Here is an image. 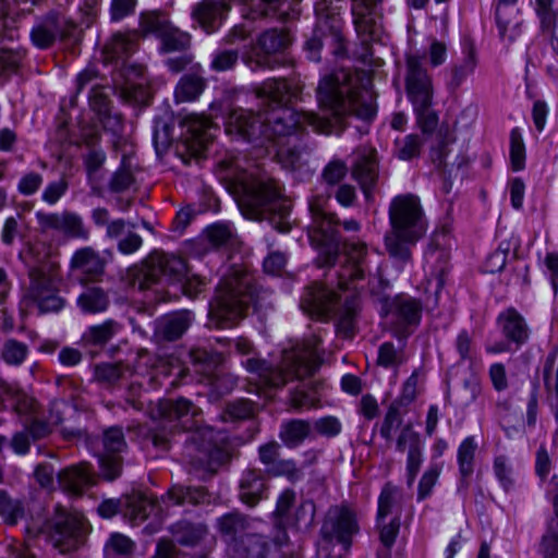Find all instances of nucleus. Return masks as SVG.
Masks as SVG:
<instances>
[{"label": "nucleus", "instance_id": "obj_1", "mask_svg": "<svg viewBox=\"0 0 558 558\" xmlns=\"http://www.w3.org/2000/svg\"><path fill=\"white\" fill-rule=\"evenodd\" d=\"M372 82L363 74L340 71L324 76L317 86V100L325 111L323 117L283 106L301 93L300 82L281 75V168L296 173L299 179L307 175L308 150L304 142L307 130L320 134L340 135L348 125L347 119L357 118L369 123L377 113Z\"/></svg>", "mask_w": 558, "mask_h": 558}, {"label": "nucleus", "instance_id": "obj_2", "mask_svg": "<svg viewBox=\"0 0 558 558\" xmlns=\"http://www.w3.org/2000/svg\"><path fill=\"white\" fill-rule=\"evenodd\" d=\"M150 412L151 417L160 420L162 424L161 433H153L149 436L156 448L168 449L169 434L174 430H191L185 439L184 456L192 465L213 473L226 461L227 434L211 426H198L202 410L189 399L159 400Z\"/></svg>", "mask_w": 558, "mask_h": 558}, {"label": "nucleus", "instance_id": "obj_3", "mask_svg": "<svg viewBox=\"0 0 558 558\" xmlns=\"http://www.w3.org/2000/svg\"><path fill=\"white\" fill-rule=\"evenodd\" d=\"M405 89L422 134H409L395 141V156L400 160H412L421 155L423 146L433 138L438 117L433 109V81L424 66L423 57H407Z\"/></svg>", "mask_w": 558, "mask_h": 558}, {"label": "nucleus", "instance_id": "obj_4", "mask_svg": "<svg viewBox=\"0 0 558 558\" xmlns=\"http://www.w3.org/2000/svg\"><path fill=\"white\" fill-rule=\"evenodd\" d=\"M390 231L385 236L389 254L402 262L411 256V247L423 238L428 222L421 199L412 193L395 196L388 209Z\"/></svg>", "mask_w": 558, "mask_h": 558}, {"label": "nucleus", "instance_id": "obj_5", "mask_svg": "<svg viewBox=\"0 0 558 558\" xmlns=\"http://www.w3.org/2000/svg\"><path fill=\"white\" fill-rule=\"evenodd\" d=\"M259 112L253 113L243 108L232 109L228 116L226 131L244 141L257 138L276 141V126L279 124V82L276 78L265 81L257 89Z\"/></svg>", "mask_w": 558, "mask_h": 558}, {"label": "nucleus", "instance_id": "obj_6", "mask_svg": "<svg viewBox=\"0 0 558 558\" xmlns=\"http://www.w3.org/2000/svg\"><path fill=\"white\" fill-rule=\"evenodd\" d=\"M244 267L232 265L220 280L217 295L209 304V322L218 328L235 326L253 302L255 288Z\"/></svg>", "mask_w": 558, "mask_h": 558}, {"label": "nucleus", "instance_id": "obj_7", "mask_svg": "<svg viewBox=\"0 0 558 558\" xmlns=\"http://www.w3.org/2000/svg\"><path fill=\"white\" fill-rule=\"evenodd\" d=\"M239 202L251 218L268 221L279 230V194L276 181L253 172H242L234 178Z\"/></svg>", "mask_w": 558, "mask_h": 558}, {"label": "nucleus", "instance_id": "obj_8", "mask_svg": "<svg viewBox=\"0 0 558 558\" xmlns=\"http://www.w3.org/2000/svg\"><path fill=\"white\" fill-rule=\"evenodd\" d=\"M300 307L304 313L322 320H326L332 315L337 316L338 331L347 338L353 336L355 319L354 301L347 300L342 304L339 295L333 290L314 283L302 295Z\"/></svg>", "mask_w": 558, "mask_h": 558}, {"label": "nucleus", "instance_id": "obj_9", "mask_svg": "<svg viewBox=\"0 0 558 558\" xmlns=\"http://www.w3.org/2000/svg\"><path fill=\"white\" fill-rule=\"evenodd\" d=\"M180 282L184 293L194 298L205 286L203 279L196 276H189L187 266L184 259L174 255L160 254L150 258L144 270L141 289H149L154 284H170Z\"/></svg>", "mask_w": 558, "mask_h": 558}, {"label": "nucleus", "instance_id": "obj_10", "mask_svg": "<svg viewBox=\"0 0 558 558\" xmlns=\"http://www.w3.org/2000/svg\"><path fill=\"white\" fill-rule=\"evenodd\" d=\"M136 48L137 43L134 36L120 33L114 34L105 46L107 60L117 63V70L113 72V83L129 98H136V89L143 85L137 80L142 78L144 68L128 62L129 57L135 52Z\"/></svg>", "mask_w": 558, "mask_h": 558}, {"label": "nucleus", "instance_id": "obj_11", "mask_svg": "<svg viewBox=\"0 0 558 558\" xmlns=\"http://www.w3.org/2000/svg\"><path fill=\"white\" fill-rule=\"evenodd\" d=\"M44 533L54 549L68 554L85 542L88 524L82 514L58 506L53 517L46 523Z\"/></svg>", "mask_w": 558, "mask_h": 558}, {"label": "nucleus", "instance_id": "obj_12", "mask_svg": "<svg viewBox=\"0 0 558 558\" xmlns=\"http://www.w3.org/2000/svg\"><path fill=\"white\" fill-rule=\"evenodd\" d=\"M320 339L316 336L305 341L291 342L281 351V387L284 375L296 379L312 376L322 364L318 345Z\"/></svg>", "mask_w": 558, "mask_h": 558}, {"label": "nucleus", "instance_id": "obj_13", "mask_svg": "<svg viewBox=\"0 0 558 558\" xmlns=\"http://www.w3.org/2000/svg\"><path fill=\"white\" fill-rule=\"evenodd\" d=\"M342 226L348 232H357L360 223L355 219L341 221L335 214H323L315 233L311 239L320 250V267L333 265L342 248L338 227Z\"/></svg>", "mask_w": 558, "mask_h": 558}, {"label": "nucleus", "instance_id": "obj_14", "mask_svg": "<svg viewBox=\"0 0 558 558\" xmlns=\"http://www.w3.org/2000/svg\"><path fill=\"white\" fill-rule=\"evenodd\" d=\"M59 279L52 271L43 268L29 270V286L26 301L34 304L40 313H58L65 306V300L59 294Z\"/></svg>", "mask_w": 558, "mask_h": 558}, {"label": "nucleus", "instance_id": "obj_15", "mask_svg": "<svg viewBox=\"0 0 558 558\" xmlns=\"http://www.w3.org/2000/svg\"><path fill=\"white\" fill-rule=\"evenodd\" d=\"M359 531L360 525L355 511L348 506H333L325 515L320 536L323 542L329 545H341L348 550Z\"/></svg>", "mask_w": 558, "mask_h": 558}, {"label": "nucleus", "instance_id": "obj_16", "mask_svg": "<svg viewBox=\"0 0 558 558\" xmlns=\"http://www.w3.org/2000/svg\"><path fill=\"white\" fill-rule=\"evenodd\" d=\"M216 526L226 543V553L230 558L258 557L260 545L256 543L251 550L243 547V534L251 531L250 519L240 512H229L219 517Z\"/></svg>", "mask_w": 558, "mask_h": 558}, {"label": "nucleus", "instance_id": "obj_17", "mask_svg": "<svg viewBox=\"0 0 558 558\" xmlns=\"http://www.w3.org/2000/svg\"><path fill=\"white\" fill-rule=\"evenodd\" d=\"M341 0H317L315 3V14L317 19L316 27L313 36L306 41V49L310 53V59L319 61V50L323 47V38L331 35L337 38L339 36L340 20H339V3Z\"/></svg>", "mask_w": 558, "mask_h": 558}, {"label": "nucleus", "instance_id": "obj_18", "mask_svg": "<svg viewBox=\"0 0 558 558\" xmlns=\"http://www.w3.org/2000/svg\"><path fill=\"white\" fill-rule=\"evenodd\" d=\"M387 314L399 337L407 338L420 325L422 303L409 295H397L386 303Z\"/></svg>", "mask_w": 558, "mask_h": 558}, {"label": "nucleus", "instance_id": "obj_19", "mask_svg": "<svg viewBox=\"0 0 558 558\" xmlns=\"http://www.w3.org/2000/svg\"><path fill=\"white\" fill-rule=\"evenodd\" d=\"M242 61L252 71L276 68L279 64V32L270 28L262 33L251 50L243 53Z\"/></svg>", "mask_w": 558, "mask_h": 558}, {"label": "nucleus", "instance_id": "obj_20", "mask_svg": "<svg viewBox=\"0 0 558 558\" xmlns=\"http://www.w3.org/2000/svg\"><path fill=\"white\" fill-rule=\"evenodd\" d=\"M105 452L99 454V475L112 482L122 473V458L120 452L126 447L123 432L120 427H110L104 433Z\"/></svg>", "mask_w": 558, "mask_h": 558}, {"label": "nucleus", "instance_id": "obj_21", "mask_svg": "<svg viewBox=\"0 0 558 558\" xmlns=\"http://www.w3.org/2000/svg\"><path fill=\"white\" fill-rule=\"evenodd\" d=\"M40 232L56 231L68 238L86 240L89 235L80 215L64 210L62 213H46L38 210L35 214Z\"/></svg>", "mask_w": 558, "mask_h": 558}, {"label": "nucleus", "instance_id": "obj_22", "mask_svg": "<svg viewBox=\"0 0 558 558\" xmlns=\"http://www.w3.org/2000/svg\"><path fill=\"white\" fill-rule=\"evenodd\" d=\"M229 10L227 0H202L194 5L192 17L207 34H213L220 28Z\"/></svg>", "mask_w": 558, "mask_h": 558}, {"label": "nucleus", "instance_id": "obj_23", "mask_svg": "<svg viewBox=\"0 0 558 558\" xmlns=\"http://www.w3.org/2000/svg\"><path fill=\"white\" fill-rule=\"evenodd\" d=\"M518 0H497L495 19L499 36L513 43L522 33V17L517 8Z\"/></svg>", "mask_w": 558, "mask_h": 558}, {"label": "nucleus", "instance_id": "obj_24", "mask_svg": "<svg viewBox=\"0 0 558 558\" xmlns=\"http://www.w3.org/2000/svg\"><path fill=\"white\" fill-rule=\"evenodd\" d=\"M352 174L360 183L365 195H368L378 179V162L375 149L363 147L355 151Z\"/></svg>", "mask_w": 558, "mask_h": 558}, {"label": "nucleus", "instance_id": "obj_25", "mask_svg": "<svg viewBox=\"0 0 558 558\" xmlns=\"http://www.w3.org/2000/svg\"><path fill=\"white\" fill-rule=\"evenodd\" d=\"M242 365L259 380V393L267 399L276 397L278 391L279 371L278 365L255 356H248L242 361Z\"/></svg>", "mask_w": 558, "mask_h": 558}, {"label": "nucleus", "instance_id": "obj_26", "mask_svg": "<svg viewBox=\"0 0 558 558\" xmlns=\"http://www.w3.org/2000/svg\"><path fill=\"white\" fill-rule=\"evenodd\" d=\"M268 475L257 469H247L239 483V497L250 507L256 506L268 495Z\"/></svg>", "mask_w": 558, "mask_h": 558}, {"label": "nucleus", "instance_id": "obj_27", "mask_svg": "<svg viewBox=\"0 0 558 558\" xmlns=\"http://www.w3.org/2000/svg\"><path fill=\"white\" fill-rule=\"evenodd\" d=\"M63 26L64 21L59 14L54 12L47 14L32 28V43L39 49L51 47L57 38L65 36Z\"/></svg>", "mask_w": 558, "mask_h": 558}, {"label": "nucleus", "instance_id": "obj_28", "mask_svg": "<svg viewBox=\"0 0 558 558\" xmlns=\"http://www.w3.org/2000/svg\"><path fill=\"white\" fill-rule=\"evenodd\" d=\"M194 320V315L190 311H179L160 317L155 323L156 337L174 341L181 338Z\"/></svg>", "mask_w": 558, "mask_h": 558}, {"label": "nucleus", "instance_id": "obj_29", "mask_svg": "<svg viewBox=\"0 0 558 558\" xmlns=\"http://www.w3.org/2000/svg\"><path fill=\"white\" fill-rule=\"evenodd\" d=\"M498 324L506 340L514 344V349L522 347L529 339L530 330L525 319L513 308L501 313Z\"/></svg>", "mask_w": 558, "mask_h": 558}, {"label": "nucleus", "instance_id": "obj_30", "mask_svg": "<svg viewBox=\"0 0 558 558\" xmlns=\"http://www.w3.org/2000/svg\"><path fill=\"white\" fill-rule=\"evenodd\" d=\"M448 241V233L442 230L433 234L430 245L425 252V260L430 265L432 272L441 278L448 270L449 252L445 247Z\"/></svg>", "mask_w": 558, "mask_h": 558}, {"label": "nucleus", "instance_id": "obj_31", "mask_svg": "<svg viewBox=\"0 0 558 558\" xmlns=\"http://www.w3.org/2000/svg\"><path fill=\"white\" fill-rule=\"evenodd\" d=\"M475 51L471 46L463 48L462 57L456 60L448 70L446 85L456 90L471 76L476 68Z\"/></svg>", "mask_w": 558, "mask_h": 558}, {"label": "nucleus", "instance_id": "obj_32", "mask_svg": "<svg viewBox=\"0 0 558 558\" xmlns=\"http://www.w3.org/2000/svg\"><path fill=\"white\" fill-rule=\"evenodd\" d=\"M57 482L62 490L72 495H81L93 483L89 470L84 465L60 471L57 474Z\"/></svg>", "mask_w": 558, "mask_h": 558}, {"label": "nucleus", "instance_id": "obj_33", "mask_svg": "<svg viewBox=\"0 0 558 558\" xmlns=\"http://www.w3.org/2000/svg\"><path fill=\"white\" fill-rule=\"evenodd\" d=\"M71 267L75 271L85 275L88 279H94L104 272L105 260L94 248L83 247L73 254Z\"/></svg>", "mask_w": 558, "mask_h": 558}, {"label": "nucleus", "instance_id": "obj_34", "mask_svg": "<svg viewBox=\"0 0 558 558\" xmlns=\"http://www.w3.org/2000/svg\"><path fill=\"white\" fill-rule=\"evenodd\" d=\"M76 305L83 314H99L110 305L108 292L99 286H86L76 299Z\"/></svg>", "mask_w": 558, "mask_h": 558}, {"label": "nucleus", "instance_id": "obj_35", "mask_svg": "<svg viewBox=\"0 0 558 558\" xmlns=\"http://www.w3.org/2000/svg\"><path fill=\"white\" fill-rule=\"evenodd\" d=\"M181 125L186 129V134L182 132L181 136L186 135V141H192L193 145L197 146V150L206 148L210 138L208 131L211 128V121L207 117L191 113L183 118Z\"/></svg>", "mask_w": 558, "mask_h": 558}, {"label": "nucleus", "instance_id": "obj_36", "mask_svg": "<svg viewBox=\"0 0 558 558\" xmlns=\"http://www.w3.org/2000/svg\"><path fill=\"white\" fill-rule=\"evenodd\" d=\"M170 532L177 543L194 547L207 535V526L201 522L181 520L170 526Z\"/></svg>", "mask_w": 558, "mask_h": 558}, {"label": "nucleus", "instance_id": "obj_37", "mask_svg": "<svg viewBox=\"0 0 558 558\" xmlns=\"http://www.w3.org/2000/svg\"><path fill=\"white\" fill-rule=\"evenodd\" d=\"M364 254L365 247L360 245L354 247L353 253L345 257L348 265L339 272V286L341 289H349V281L361 280L365 277Z\"/></svg>", "mask_w": 558, "mask_h": 558}, {"label": "nucleus", "instance_id": "obj_38", "mask_svg": "<svg viewBox=\"0 0 558 558\" xmlns=\"http://www.w3.org/2000/svg\"><path fill=\"white\" fill-rule=\"evenodd\" d=\"M206 236L213 246L223 247L227 251H234L241 244L235 230L227 222H217L207 227Z\"/></svg>", "mask_w": 558, "mask_h": 558}, {"label": "nucleus", "instance_id": "obj_39", "mask_svg": "<svg viewBox=\"0 0 558 558\" xmlns=\"http://www.w3.org/2000/svg\"><path fill=\"white\" fill-rule=\"evenodd\" d=\"M209 500L207 492L203 487L173 486L169 489L167 497H162V502L171 505H199Z\"/></svg>", "mask_w": 558, "mask_h": 558}, {"label": "nucleus", "instance_id": "obj_40", "mask_svg": "<svg viewBox=\"0 0 558 558\" xmlns=\"http://www.w3.org/2000/svg\"><path fill=\"white\" fill-rule=\"evenodd\" d=\"M26 517L25 501L13 498L7 490L0 489V518L10 526L16 525Z\"/></svg>", "mask_w": 558, "mask_h": 558}, {"label": "nucleus", "instance_id": "obj_41", "mask_svg": "<svg viewBox=\"0 0 558 558\" xmlns=\"http://www.w3.org/2000/svg\"><path fill=\"white\" fill-rule=\"evenodd\" d=\"M300 13V0H281V50H283L293 40L290 27H286L283 24L295 21L296 19H299ZM288 61L290 62L288 54L281 51V69Z\"/></svg>", "mask_w": 558, "mask_h": 558}, {"label": "nucleus", "instance_id": "obj_42", "mask_svg": "<svg viewBox=\"0 0 558 558\" xmlns=\"http://www.w3.org/2000/svg\"><path fill=\"white\" fill-rule=\"evenodd\" d=\"M311 425L308 421L301 418L289 420L281 430V441L291 449L298 448L308 437Z\"/></svg>", "mask_w": 558, "mask_h": 558}, {"label": "nucleus", "instance_id": "obj_43", "mask_svg": "<svg viewBox=\"0 0 558 558\" xmlns=\"http://www.w3.org/2000/svg\"><path fill=\"white\" fill-rule=\"evenodd\" d=\"M531 3L539 23L541 33L558 26V7L555 0H533Z\"/></svg>", "mask_w": 558, "mask_h": 558}, {"label": "nucleus", "instance_id": "obj_44", "mask_svg": "<svg viewBox=\"0 0 558 558\" xmlns=\"http://www.w3.org/2000/svg\"><path fill=\"white\" fill-rule=\"evenodd\" d=\"M376 525L379 530L380 542L385 547L377 551V558H390V548L400 530V513L393 515L389 521L383 520L378 522L376 520Z\"/></svg>", "mask_w": 558, "mask_h": 558}, {"label": "nucleus", "instance_id": "obj_45", "mask_svg": "<svg viewBox=\"0 0 558 558\" xmlns=\"http://www.w3.org/2000/svg\"><path fill=\"white\" fill-rule=\"evenodd\" d=\"M170 25L167 15L160 12H144L140 17V31L144 36L154 35L161 39Z\"/></svg>", "mask_w": 558, "mask_h": 558}, {"label": "nucleus", "instance_id": "obj_46", "mask_svg": "<svg viewBox=\"0 0 558 558\" xmlns=\"http://www.w3.org/2000/svg\"><path fill=\"white\" fill-rule=\"evenodd\" d=\"M402 494L400 489L391 484H386L378 497L377 521L387 520L389 515L397 514L396 508L400 502Z\"/></svg>", "mask_w": 558, "mask_h": 558}, {"label": "nucleus", "instance_id": "obj_47", "mask_svg": "<svg viewBox=\"0 0 558 558\" xmlns=\"http://www.w3.org/2000/svg\"><path fill=\"white\" fill-rule=\"evenodd\" d=\"M205 81L194 74H186L179 81L174 96L178 101L195 100L204 90Z\"/></svg>", "mask_w": 558, "mask_h": 558}, {"label": "nucleus", "instance_id": "obj_48", "mask_svg": "<svg viewBox=\"0 0 558 558\" xmlns=\"http://www.w3.org/2000/svg\"><path fill=\"white\" fill-rule=\"evenodd\" d=\"M160 41L163 52H185L191 46V36L171 24Z\"/></svg>", "mask_w": 558, "mask_h": 558}, {"label": "nucleus", "instance_id": "obj_49", "mask_svg": "<svg viewBox=\"0 0 558 558\" xmlns=\"http://www.w3.org/2000/svg\"><path fill=\"white\" fill-rule=\"evenodd\" d=\"M29 354V348L26 343L14 338L7 339L1 348V359L10 366H20Z\"/></svg>", "mask_w": 558, "mask_h": 558}, {"label": "nucleus", "instance_id": "obj_50", "mask_svg": "<svg viewBox=\"0 0 558 558\" xmlns=\"http://www.w3.org/2000/svg\"><path fill=\"white\" fill-rule=\"evenodd\" d=\"M9 402V407L24 421H28L37 414V401L17 387Z\"/></svg>", "mask_w": 558, "mask_h": 558}, {"label": "nucleus", "instance_id": "obj_51", "mask_svg": "<svg viewBox=\"0 0 558 558\" xmlns=\"http://www.w3.org/2000/svg\"><path fill=\"white\" fill-rule=\"evenodd\" d=\"M477 444L473 436H469L462 440L458 448L459 471L463 478H468L474 471V456Z\"/></svg>", "mask_w": 558, "mask_h": 558}, {"label": "nucleus", "instance_id": "obj_52", "mask_svg": "<svg viewBox=\"0 0 558 558\" xmlns=\"http://www.w3.org/2000/svg\"><path fill=\"white\" fill-rule=\"evenodd\" d=\"M134 542L128 536L114 533L105 546V558H132Z\"/></svg>", "mask_w": 558, "mask_h": 558}, {"label": "nucleus", "instance_id": "obj_53", "mask_svg": "<svg viewBox=\"0 0 558 558\" xmlns=\"http://www.w3.org/2000/svg\"><path fill=\"white\" fill-rule=\"evenodd\" d=\"M120 330V325L112 320H106L100 325L89 327L84 333V339L96 345H102L110 341Z\"/></svg>", "mask_w": 558, "mask_h": 558}, {"label": "nucleus", "instance_id": "obj_54", "mask_svg": "<svg viewBox=\"0 0 558 558\" xmlns=\"http://www.w3.org/2000/svg\"><path fill=\"white\" fill-rule=\"evenodd\" d=\"M158 508L157 504L148 497H140L129 504L125 515L133 524H140Z\"/></svg>", "mask_w": 558, "mask_h": 558}, {"label": "nucleus", "instance_id": "obj_55", "mask_svg": "<svg viewBox=\"0 0 558 558\" xmlns=\"http://www.w3.org/2000/svg\"><path fill=\"white\" fill-rule=\"evenodd\" d=\"M240 53L236 49H217L211 53L210 70L226 72L233 70L239 62Z\"/></svg>", "mask_w": 558, "mask_h": 558}, {"label": "nucleus", "instance_id": "obj_56", "mask_svg": "<svg viewBox=\"0 0 558 558\" xmlns=\"http://www.w3.org/2000/svg\"><path fill=\"white\" fill-rule=\"evenodd\" d=\"M510 162L513 171H521L525 167V145L518 128L510 132Z\"/></svg>", "mask_w": 558, "mask_h": 558}, {"label": "nucleus", "instance_id": "obj_57", "mask_svg": "<svg viewBox=\"0 0 558 558\" xmlns=\"http://www.w3.org/2000/svg\"><path fill=\"white\" fill-rule=\"evenodd\" d=\"M134 183V175L131 163L126 156H123L119 169L112 174L109 186L112 192H123Z\"/></svg>", "mask_w": 558, "mask_h": 558}, {"label": "nucleus", "instance_id": "obj_58", "mask_svg": "<svg viewBox=\"0 0 558 558\" xmlns=\"http://www.w3.org/2000/svg\"><path fill=\"white\" fill-rule=\"evenodd\" d=\"M253 402L244 399L235 400L228 404L223 413L220 415L221 421H241L253 416Z\"/></svg>", "mask_w": 558, "mask_h": 558}, {"label": "nucleus", "instance_id": "obj_59", "mask_svg": "<svg viewBox=\"0 0 558 558\" xmlns=\"http://www.w3.org/2000/svg\"><path fill=\"white\" fill-rule=\"evenodd\" d=\"M172 126L163 118L155 119L153 142L157 154L165 151L172 141Z\"/></svg>", "mask_w": 558, "mask_h": 558}, {"label": "nucleus", "instance_id": "obj_60", "mask_svg": "<svg viewBox=\"0 0 558 558\" xmlns=\"http://www.w3.org/2000/svg\"><path fill=\"white\" fill-rule=\"evenodd\" d=\"M402 408L405 407L396 401H392L389 405L380 427V435L383 438L387 440L391 439L392 430L401 425L403 418Z\"/></svg>", "mask_w": 558, "mask_h": 558}, {"label": "nucleus", "instance_id": "obj_61", "mask_svg": "<svg viewBox=\"0 0 558 558\" xmlns=\"http://www.w3.org/2000/svg\"><path fill=\"white\" fill-rule=\"evenodd\" d=\"M191 360L194 364L203 366L204 372L216 369L222 362V355L202 348H194L190 352Z\"/></svg>", "mask_w": 558, "mask_h": 558}, {"label": "nucleus", "instance_id": "obj_62", "mask_svg": "<svg viewBox=\"0 0 558 558\" xmlns=\"http://www.w3.org/2000/svg\"><path fill=\"white\" fill-rule=\"evenodd\" d=\"M126 368L121 364H101L95 368V378L97 381L106 385H114L124 377Z\"/></svg>", "mask_w": 558, "mask_h": 558}, {"label": "nucleus", "instance_id": "obj_63", "mask_svg": "<svg viewBox=\"0 0 558 558\" xmlns=\"http://www.w3.org/2000/svg\"><path fill=\"white\" fill-rule=\"evenodd\" d=\"M441 468L437 464L430 465L422 475L417 487V501L428 498L436 485Z\"/></svg>", "mask_w": 558, "mask_h": 558}, {"label": "nucleus", "instance_id": "obj_64", "mask_svg": "<svg viewBox=\"0 0 558 558\" xmlns=\"http://www.w3.org/2000/svg\"><path fill=\"white\" fill-rule=\"evenodd\" d=\"M208 384L211 392L217 397H221L232 391L236 385V379L230 374L217 371L209 376Z\"/></svg>", "mask_w": 558, "mask_h": 558}]
</instances>
